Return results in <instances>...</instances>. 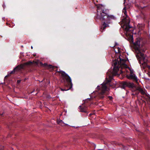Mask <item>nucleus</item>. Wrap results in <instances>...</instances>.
Masks as SVG:
<instances>
[{
    "instance_id": "obj_1",
    "label": "nucleus",
    "mask_w": 150,
    "mask_h": 150,
    "mask_svg": "<svg viewBox=\"0 0 150 150\" xmlns=\"http://www.w3.org/2000/svg\"><path fill=\"white\" fill-rule=\"evenodd\" d=\"M117 56H115L113 58L112 66L113 70H108L107 73V76L106 78V82L105 83H103L101 86H98L97 88L98 90H100L98 92V96L100 99H102L104 97L105 93L108 91L109 89L107 88L106 84L109 83L110 86L113 88V86L110 83L113 79V76L118 75V71H120V73H124L126 74L127 78L131 79V69L127 65L128 62V58L125 54H117Z\"/></svg>"
},
{
    "instance_id": "obj_2",
    "label": "nucleus",
    "mask_w": 150,
    "mask_h": 150,
    "mask_svg": "<svg viewBox=\"0 0 150 150\" xmlns=\"http://www.w3.org/2000/svg\"><path fill=\"white\" fill-rule=\"evenodd\" d=\"M134 48L133 51L137 53L136 56L139 60V63L140 64L141 67H142L144 69H145L146 67L149 69L148 74L150 77V66L147 65L146 62L147 59L146 58L144 53L145 52L146 49L145 47H133Z\"/></svg>"
},
{
    "instance_id": "obj_3",
    "label": "nucleus",
    "mask_w": 150,
    "mask_h": 150,
    "mask_svg": "<svg viewBox=\"0 0 150 150\" xmlns=\"http://www.w3.org/2000/svg\"><path fill=\"white\" fill-rule=\"evenodd\" d=\"M123 14H122V16L124 18H122L121 19L122 23L124 24V25L122 26L125 30V38L129 41L130 42V44H131V31L130 29L131 27L129 25L130 21H128V18L126 15V11L125 9V7H124L123 9Z\"/></svg>"
},
{
    "instance_id": "obj_4",
    "label": "nucleus",
    "mask_w": 150,
    "mask_h": 150,
    "mask_svg": "<svg viewBox=\"0 0 150 150\" xmlns=\"http://www.w3.org/2000/svg\"><path fill=\"white\" fill-rule=\"evenodd\" d=\"M103 6L100 4L97 5V13L96 18L101 21L108 20L111 19H114L115 17L112 15H108L103 12Z\"/></svg>"
},
{
    "instance_id": "obj_5",
    "label": "nucleus",
    "mask_w": 150,
    "mask_h": 150,
    "mask_svg": "<svg viewBox=\"0 0 150 150\" xmlns=\"http://www.w3.org/2000/svg\"><path fill=\"white\" fill-rule=\"evenodd\" d=\"M132 95H137L140 92L142 95H144L146 94L143 90L141 88L139 85H136L134 83H132Z\"/></svg>"
},
{
    "instance_id": "obj_6",
    "label": "nucleus",
    "mask_w": 150,
    "mask_h": 150,
    "mask_svg": "<svg viewBox=\"0 0 150 150\" xmlns=\"http://www.w3.org/2000/svg\"><path fill=\"white\" fill-rule=\"evenodd\" d=\"M32 63V62H28L25 63L23 64H21L20 65H18L14 68L13 70L11 71L9 74L10 75V74H13L16 71H18L22 69H24L25 68V67L26 65H29Z\"/></svg>"
},
{
    "instance_id": "obj_7",
    "label": "nucleus",
    "mask_w": 150,
    "mask_h": 150,
    "mask_svg": "<svg viewBox=\"0 0 150 150\" xmlns=\"http://www.w3.org/2000/svg\"><path fill=\"white\" fill-rule=\"evenodd\" d=\"M55 71L61 74V76L63 78V79H65L66 81H71L70 77L68 74H66L64 71H58L57 69H56Z\"/></svg>"
},
{
    "instance_id": "obj_8",
    "label": "nucleus",
    "mask_w": 150,
    "mask_h": 150,
    "mask_svg": "<svg viewBox=\"0 0 150 150\" xmlns=\"http://www.w3.org/2000/svg\"><path fill=\"white\" fill-rule=\"evenodd\" d=\"M67 83L65 84V86L64 89L60 88L62 91H67L71 89L72 87V84L71 82V81H66Z\"/></svg>"
},
{
    "instance_id": "obj_9",
    "label": "nucleus",
    "mask_w": 150,
    "mask_h": 150,
    "mask_svg": "<svg viewBox=\"0 0 150 150\" xmlns=\"http://www.w3.org/2000/svg\"><path fill=\"white\" fill-rule=\"evenodd\" d=\"M120 87L122 88H125L126 87H127L130 89L131 88V83L127 81L121 82L120 84Z\"/></svg>"
},
{
    "instance_id": "obj_10",
    "label": "nucleus",
    "mask_w": 150,
    "mask_h": 150,
    "mask_svg": "<svg viewBox=\"0 0 150 150\" xmlns=\"http://www.w3.org/2000/svg\"><path fill=\"white\" fill-rule=\"evenodd\" d=\"M40 64L41 66L44 67L48 69H51L52 70H54L55 68H57V66H53L51 64L48 65L46 63L43 64L42 62H40Z\"/></svg>"
},
{
    "instance_id": "obj_11",
    "label": "nucleus",
    "mask_w": 150,
    "mask_h": 150,
    "mask_svg": "<svg viewBox=\"0 0 150 150\" xmlns=\"http://www.w3.org/2000/svg\"><path fill=\"white\" fill-rule=\"evenodd\" d=\"M132 80L136 83V85H139L138 82L139 79L134 73V71L132 69Z\"/></svg>"
},
{
    "instance_id": "obj_12",
    "label": "nucleus",
    "mask_w": 150,
    "mask_h": 150,
    "mask_svg": "<svg viewBox=\"0 0 150 150\" xmlns=\"http://www.w3.org/2000/svg\"><path fill=\"white\" fill-rule=\"evenodd\" d=\"M113 50L114 51L115 53V56H117L118 54H120L121 52V50L120 47H113Z\"/></svg>"
},
{
    "instance_id": "obj_13",
    "label": "nucleus",
    "mask_w": 150,
    "mask_h": 150,
    "mask_svg": "<svg viewBox=\"0 0 150 150\" xmlns=\"http://www.w3.org/2000/svg\"><path fill=\"white\" fill-rule=\"evenodd\" d=\"M79 109H80V112H87V108L86 106L83 105H80L79 106Z\"/></svg>"
},
{
    "instance_id": "obj_14",
    "label": "nucleus",
    "mask_w": 150,
    "mask_h": 150,
    "mask_svg": "<svg viewBox=\"0 0 150 150\" xmlns=\"http://www.w3.org/2000/svg\"><path fill=\"white\" fill-rule=\"evenodd\" d=\"M132 36V44L133 43L134 45L135 46H139L140 45V39H138L135 42H133V38Z\"/></svg>"
},
{
    "instance_id": "obj_15",
    "label": "nucleus",
    "mask_w": 150,
    "mask_h": 150,
    "mask_svg": "<svg viewBox=\"0 0 150 150\" xmlns=\"http://www.w3.org/2000/svg\"><path fill=\"white\" fill-rule=\"evenodd\" d=\"M57 123L61 125L62 126H68V125L67 124H65L64 123V122L62 121L61 120H58L57 121Z\"/></svg>"
},
{
    "instance_id": "obj_16",
    "label": "nucleus",
    "mask_w": 150,
    "mask_h": 150,
    "mask_svg": "<svg viewBox=\"0 0 150 150\" xmlns=\"http://www.w3.org/2000/svg\"><path fill=\"white\" fill-rule=\"evenodd\" d=\"M108 26V24H106L104 22L103 24L102 27H101V29H103V30H104L105 28Z\"/></svg>"
},
{
    "instance_id": "obj_17",
    "label": "nucleus",
    "mask_w": 150,
    "mask_h": 150,
    "mask_svg": "<svg viewBox=\"0 0 150 150\" xmlns=\"http://www.w3.org/2000/svg\"><path fill=\"white\" fill-rule=\"evenodd\" d=\"M91 100V98H87V99H86V100H85L84 101V102L86 103L88 101H90Z\"/></svg>"
},
{
    "instance_id": "obj_18",
    "label": "nucleus",
    "mask_w": 150,
    "mask_h": 150,
    "mask_svg": "<svg viewBox=\"0 0 150 150\" xmlns=\"http://www.w3.org/2000/svg\"><path fill=\"white\" fill-rule=\"evenodd\" d=\"M108 98L110 100H112V99H113L112 97V96H108Z\"/></svg>"
},
{
    "instance_id": "obj_19",
    "label": "nucleus",
    "mask_w": 150,
    "mask_h": 150,
    "mask_svg": "<svg viewBox=\"0 0 150 150\" xmlns=\"http://www.w3.org/2000/svg\"><path fill=\"white\" fill-rule=\"evenodd\" d=\"M10 76V75L9 74H8L7 75L5 76L4 78L5 79H6L8 76Z\"/></svg>"
},
{
    "instance_id": "obj_20",
    "label": "nucleus",
    "mask_w": 150,
    "mask_h": 150,
    "mask_svg": "<svg viewBox=\"0 0 150 150\" xmlns=\"http://www.w3.org/2000/svg\"><path fill=\"white\" fill-rule=\"evenodd\" d=\"M0 150H4V147L3 146H1V148L0 149Z\"/></svg>"
},
{
    "instance_id": "obj_21",
    "label": "nucleus",
    "mask_w": 150,
    "mask_h": 150,
    "mask_svg": "<svg viewBox=\"0 0 150 150\" xmlns=\"http://www.w3.org/2000/svg\"><path fill=\"white\" fill-rule=\"evenodd\" d=\"M4 112L3 113L1 114H0V115L2 116H4Z\"/></svg>"
},
{
    "instance_id": "obj_22",
    "label": "nucleus",
    "mask_w": 150,
    "mask_h": 150,
    "mask_svg": "<svg viewBox=\"0 0 150 150\" xmlns=\"http://www.w3.org/2000/svg\"><path fill=\"white\" fill-rule=\"evenodd\" d=\"M21 82V81L20 80H17V83H19Z\"/></svg>"
},
{
    "instance_id": "obj_23",
    "label": "nucleus",
    "mask_w": 150,
    "mask_h": 150,
    "mask_svg": "<svg viewBox=\"0 0 150 150\" xmlns=\"http://www.w3.org/2000/svg\"><path fill=\"white\" fill-rule=\"evenodd\" d=\"M119 44H118V43H115V46H119Z\"/></svg>"
},
{
    "instance_id": "obj_24",
    "label": "nucleus",
    "mask_w": 150,
    "mask_h": 150,
    "mask_svg": "<svg viewBox=\"0 0 150 150\" xmlns=\"http://www.w3.org/2000/svg\"><path fill=\"white\" fill-rule=\"evenodd\" d=\"M93 113H90L89 115V116H91L92 115H93Z\"/></svg>"
},
{
    "instance_id": "obj_25",
    "label": "nucleus",
    "mask_w": 150,
    "mask_h": 150,
    "mask_svg": "<svg viewBox=\"0 0 150 150\" xmlns=\"http://www.w3.org/2000/svg\"><path fill=\"white\" fill-rule=\"evenodd\" d=\"M135 130H136V131H139L137 129V128L135 129Z\"/></svg>"
},
{
    "instance_id": "obj_26",
    "label": "nucleus",
    "mask_w": 150,
    "mask_h": 150,
    "mask_svg": "<svg viewBox=\"0 0 150 150\" xmlns=\"http://www.w3.org/2000/svg\"><path fill=\"white\" fill-rule=\"evenodd\" d=\"M44 80V79L42 80V81H41V82H42V81H43Z\"/></svg>"
},
{
    "instance_id": "obj_27",
    "label": "nucleus",
    "mask_w": 150,
    "mask_h": 150,
    "mask_svg": "<svg viewBox=\"0 0 150 150\" xmlns=\"http://www.w3.org/2000/svg\"><path fill=\"white\" fill-rule=\"evenodd\" d=\"M34 91V90L33 92H32L30 93H32Z\"/></svg>"
},
{
    "instance_id": "obj_28",
    "label": "nucleus",
    "mask_w": 150,
    "mask_h": 150,
    "mask_svg": "<svg viewBox=\"0 0 150 150\" xmlns=\"http://www.w3.org/2000/svg\"><path fill=\"white\" fill-rule=\"evenodd\" d=\"M4 4H3V7H4Z\"/></svg>"
},
{
    "instance_id": "obj_29",
    "label": "nucleus",
    "mask_w": 150,
    "mask_h": 150,
    "mask_svg": "<svg viewBox=\"0 0 150 150\" xmlns=\"http://www.w3.org/2000/svg\"><path fill=\"white\" fill-rule=\"evenodd\" d=\"M107 94H108V93H107Z\"/></svg>"
},
{
    "instance_id": "obj_30",
    "label": "nucleus",
    "mask_w": 150,
    "mask_h": 150,
    "mask_svg": "<svg viewBox=\"0 0 150 150\" xmlns=\"http://www.w3.org/2000/svg\"><path fill=\"white\" fill-rule=\"evenodd\" d=\"M32 49H33V47H31Z\"/></svg>"
}]
</instances>
